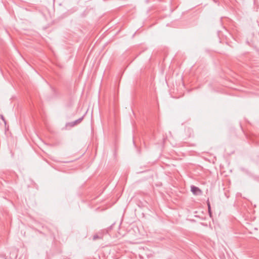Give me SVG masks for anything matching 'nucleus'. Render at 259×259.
<instances>
[{
	"instance_id": "7ed1b4c3",
	"label": "nucleus",
	"mask_w": 259,
	"mask_h": 259,
	"mask_svg": "<svg viewBox=\"0 0 259 259\" xmlns=\"http://www.w3.org/2000/svg\"><path fill=\"white\" fill-rule=\"evenodd\" d=\"M241 170L247 176L252 178L254 177L253 174L248 169L245 167H242L241 168Z\"/></svg>"
},
{
	"instance_id": "0eeeda50",
	"label": "nucleus",
	"mask_w": 259,
	"mask_h": 259,
	"mask_svg": "<svg viewBox=\"0 0 259 259\" xmlns=\"http://www.w3.org/2000/svg\"><path fill=\"white\" fill-rule=\"evenodd\" d=\"M206 203H207V207L208 208H209L211 207L210 206V202L209 201V200L208 199L206 201Z\"/></svg>"
},
{
	"instance_id": "39448f33",
	"label": "nucleus",
	"mask_w": 259,
	"mask_h": 259,
	"mask_svg": "<svg viewBox=\"0 0 259 259\" xmlns=\"http://www.w3.org/2000/svg\"><path fill=\"white\" fill-rule=\"evenodd\" d=\"M114 224H115V223H113L109 227L107 228V229L102 230L103 233H108L109 231L111 230L112 229L113 226L114 225Z\"/></svg>"
},
{
	"instance_id": "6e6552de",
	"label": "nucleus",
	"mask_w": 259,
	"mask_h": 259,
	"mask_svg": "<svg viewBox=\"0 0 259 259\" xmlns=\"http://www.w3.org/2000/svg\"><path fill=\"white\" fill-rule=\"evenodd\" d=\"M208 211L210 217H212V212L211 210V207L210 208V209L208 208Z\"/></svg>"
},
{
	"instance_id": "f03ea898",
	"label": "nucleus",
	"mask_w": 259,
	"mask_h": 259,
	"mask_svg": "<svg viewBox=\"0 0 259 259\" xmlns=\"http://www.w3.org/2000/svg\"><path fill=\"white\" fill-rule=\"evenodd\" d=\"M83 118H84V115H83L82 117H80L78 119L75 120V121L69 122L68 124L70 126L73 127V126L79 124V123H80L81 122V121L83 120Z\"/></svg>"
},
{
	"instance_id": "20e7f679",
	"label": "nucleus",
	"mask_w": 259,
	"mask_h": 259,
	"mask_svg": "<svg viewBox=\"0 0 259 259\" xmlns=\"http://www.w3.org/2000/svg\"><path fill=\"white\" fill-rule=\"evenodd\" d=\"M103 232L102 231L101 232H99L98 234H95L93 236V239L94 240H96L98 239H102L103 236Z\"/></svg>"
},
{
	"instance_id": "423d86ee",
	"label": "nucleus",
	"mask_w": 259,
	"mask_h": 259,
	"mask_svg": "<svg viewBox=\"0 0 259 259\" xmlns=\"http://www.w3.org/2000/svg\"><path fill=\"white\" fill-rule=\"evenodd\" d=\"M1 118L3 120V121L4 122L5 124H6V120L5 119L4 116L3 115H0Z\"/></svg>"
},
{
	"instance_id": "f257e3e1",
	"label": "nucleus",
	"mask_w": 259,
	"mask_h": 259,
	"mask_svg": "<svg viewBox=\"0 0 259 259\" xmlns=\"http://www.w3.org/2000/svg\"><path fill=\"white\" fill-rule=\"evenodd\" d=\"M191 191L195 195H200L202 194L201 190L198 187L194 185L191 186Z\"/></svg>"
}]
</instances>
